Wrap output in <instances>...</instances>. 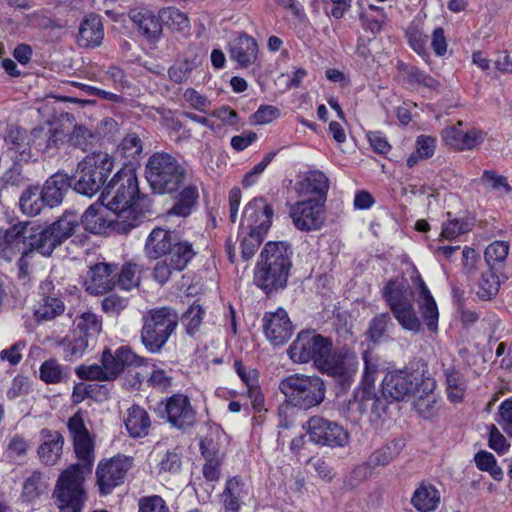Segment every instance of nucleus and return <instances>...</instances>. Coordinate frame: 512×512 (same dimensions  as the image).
I'll return each mask as SVG.
<instances>
[{
	"instance_id": "nucleus-52",
	"label": "nucleus",
	"mask_w": 512,
	"mask_h": 512,
	"mask_svg": "<svg viewBox=\"0 0 512 512\" xmlns=\"http://www.w3.org/2000/svg\"><path fill=\"white\" fill-rule=\"evenodd\" d=\"M64 133L59 129H49L47 132L42 130V133L36 138L35 148L46 154H53V152L63 142Z\"/></svg>"
},
{
	"instance_id": "nucleus-5",
	"label": "nucleus",
	"mask_w": 512,
	"mask_h": 512,
	"mask_svg": "<svg viewBox=\"0 0 512 512\" xmlns=\"http://www.w3.org/2000/svg\"><path fill=\"white\" fill-rule=\"evenodd\" d=\"M279 390L289 405L309 410L324 401L326 385L317 375L295 373L280 380Z\"/></svg>"
},
{
	"instance_id": "nucleus-34",
	"label": "nucleus",
	"mask_w": 512,
	"mask_h": 512,
	"mask_svg": "<svg viewBox=\"0 0 512 512\" xmlns=\"http://www.w3.org/2000/svg\"><path fill=\"white\" fill-rule=\"evenodd\" d=\"M71 185V179L63 173H55L48 178L42 188L47 205L53 207L60 204Z\"/></svg>"
},
{
	"instance_id": "nucleus-10",
	"label": "nucleus",
	"mask_w": 512,
	"mask_h": 512,
	"mask_svg": "<svg viewBox=\"0 0 512 512\" xmlns=\"http://www.w3.org/2000/svg\"><path fill=\"white\" fill-rule=\"evenodd\" d=\"M332 350V342L315 331H302L288 349L290 359L295 363L313 361L318 369L320 363Z\"/></svg>"
},
{
	"instance_id": "nucleus-24",
	"label": "nucleus",
	"mask_w": 512,
	"mask_h": 512,
	"mask_svg": "<svg viewBox=\"0 0 512 512\" xmlns=\"http://www.w3.org/2000/svg\"><path fill=\"white\" fill-rule=\"evenodd\" d=\"M328 188V178L319 170L305 173L295 184V191L299 197L306 200H319L321 203L326 201Z\"/></svg>"
},
{
	"instance_id": "nucleus-54",
	"label": "nucleus",
	"mask_w": 512,
	"mask_h": 512,
	"mask_svg": "<svg viewBox=\"0 0 512 512\" xmlns=\"http://www.w3.org/2000/svg\"><path fill=\"white\" fill-rule=\"evenodd\" d=\"M68 141L71 146L86 151L96 141V135L82 125H75Z\"/></svg>"
},
{
	"instance_id": "nucleus-53",
	"label": "nucleus",
	"mask_w": 512,
	"mask_h": 512,
	"mask_svg": "<svg viewBox=\"0 0 512 512\" xmlns=\"http://www.w3.org/2000/svg\"><path fill=\"white\" fill-rule=\"evenodd\" d=\"M200 448L206 459V463L203 466L204 477L209 481H217L220 476V458L218 457V453L209 449L205 441L200 443Z\"/></svg>"
},
{
	"instance_id": "nucleus-62",
	"label": "nucleus",
	"mask_w": 512,
	"mask_h": 512,
	"mask_svg": "<svg viewBox=\"0 0 512 512\" xmlns=\"http://www.w3.org/2000/svg\"><path fill=\"white\" fill-rule=\"evenodd\" d=\"M183 98L185 102L190 105L191 108L199 112L207 113L208 110L210 109V100L204 95L200 94L195 89H187L183 94Z\"/></svg>"
},
{
	"instance_id": "nucleus-2",
	"label": "nucleus",
	"mask_w": 512,
	"mask_h": 512,
	"mask_svg": "<svg viewBox=\"0 0 512 512\" xmlns=\"http://www.w3.org/2000/svg\"><path fill=\"white\" fill-rule=\"evenodd\" d=\"M293 250L285 241L268 242L264 246L254 272V283L267 295L284 289L292 267Z\"/></svg>"
},
{
	"instance_id": "nucleus-28",
	"label": "nucleus",
	"mask_w": 512,
	"mask_h": 512,
	"mask_svg": "<svg viewBox=\"0 0 512 512\" xmlns=\"http://www.w3.org/2000/svg\"><path fill=\"white\" fill-rule=\"evenodd\" d=\"M103 39L104 28L101 17L93 13L87 15L79 25L77 44L84 48H94L100 46Z\"/></svg>"
},
{
	"instance_id": "nucleus-43",
	"label": "nucleus",
	"mask_w": 512,
	"mask_h": 512,
	"mask_svg": "<svg viewBox=\"0 0 512 512\" xmlns=\"http://www.w3.org/2000/svg\"><path fill=\"white\" fill-rule=\"evenodd\" d=\"M30 231L31 223H19L7 230H0V236L14 254L16 250H20L21 244L27 246L26 232Z\"/></svg>"
},
{
	"instance_id": "nucleus-7",
	"label": "nucleus",
	"mask_w": 512,
	"mask_h": 512,
	"mask_svg": "<svg viewBox=\"0 0 512 512\" xmlns=\"http://www.w3.org/2000/svg\"><path fill=\"white\" fill-rule=\"evenodd\" d=\"M112 157L104 152L87 155L77 167L73 188L87 197H93L103 187L113 169Z\"/></svg>"
},
{
	"instance_id": "nucleus-14",
	"label": "nucleus",
	"mask_w": 512,
	"mask_h": 512,
	"mask_svg": "<svg viewBox=\"0 0 512 512\" xmlns=\"http://www.w3.org/2000/svg\"><path fill=\"white\" fill-rule=\"evenodd\" d=\"M131 467V461L125 456H116L101 461L96 470L97 484L102 495L109 494L115 487L121 485Z\"/></svg>"
},
{
	"instance_id": "nucleus-11",
	"label": "nucleus",
	"mask_w": 512,
	"mask_h": 512,
	"mask_svg": "<svg viewBox=\"0 0 512 512\" xmlns=\"http://www.w3.org/2000/svg\"><path fill=\"white\" fill-rule=\"evenodd\" d=\"M125 217V213L117 216L107 205L93 204L80 217V221L93 234H103L107 229L126 234L133 229V222L125 224Z\"/></svg>"
},
{
	"instance_id": "nucleus-56",
	"label": "nucleus",
	"mask_w": 512,
	"mask_h": 512,
	"mask_svg": "<svg viewBox=\"0 0 512 512\" xmlns=\"http://www.w3.org/2000/svg\"><path fill=\"white\" fill-rule=\"evenodd\" d=\"M391 323V318L388 313H382L376 315L370 322L368 337L374 343H379L388 328V325Z\"/></svg>"
},
{
	"instance_id": "nucleus-42",
	"label": "nucleus",
	"mask_w": 512,
	"mask_h": 512,
	"mask_svg": "<svg viewBox=\"0 0 512 512\" xmlns=\"http://www.w3.org/2000/svg\"><path fill=\"white\" fill-rule=\"evenodd\" d=\"M510 251V245L507 241L496 240L490 243L485 251L484 258L489 268H501Z\"/></svg>"
},
{
	"instance_id": "nucleus-45",
	"label": "nucleus",
	"mask_w": 512,
	"mask_h": 512,
	"mask_svg": "<svg viewBox=\"0 0 512 512\" xmlns=\"http://www.w3.org/2000/svg\"><path fill=\"white\" fill-rule=\"evenodd\" d=\"M75 329L94 342L102 331V320L92 312H84L75 320Z\"/></svg>"
},
{
	"instance_id": "nucleus-4",
	"label": "nucleus",
	"mask_w": 512,
	"mask_h": 512,
	"mask_svg": "<svg viewBox=\"0 0 512 512\" xmlns=\"http://www.w3.org/2000/svg\"><path fill=\"white\" fill-rule=\"evenodd\" d=\"M190 173L185 164L164 152L154 153L146 164V179L153 191L159 194L178 191Z\"/></svg>"
},
{
	"instance_id": "nucleus-58",
	"label": "nucleus",
	"mask_w": 512,
	"mask_h": 512,
	"mask_svg": "<svg viewBox=\"0 0 512 512\" xmlns=\"http://www.w3.org/2000/svg\"><path fill=\"white\" fill-rule=\"evenodd\" d=\"M204 310L199 304H193L183 314L182 322L186 326L188 334L193 335L202 323Z\"/></svg>"
},
{
	"instance_id": "nucleus-48",
	"label": "nucleus",
	"mask_w": 512,
	"mask_h": 512,
	"mask_svg": "<svg viewBox=\"0 0 512 512\" xmlns=\"http://www.w3.org/2000/svg\"><path fill=\"white\" fill-rule=\"evenodd\" d=\"M472 229V223L464 218L448 219L442 224L439 241H452L459 236L469 232Z\"/></svg>"
},
{
	"instance_id": "nucleus-37",
	"label": "nucleus",
	"mask_w": 512,
	"mask_h": 512,
	"mask_svg": "<svg viewBox=\"0 0 512 512\" xmlns=\"http://www.w3.org/2000/svg\"><path fill=\"white\" fill-rule=\"evenodd\" d=\"M65 310L63 301L58 296H45L39 298L34 306L36 321H50L61 315Z\"/></svg>"
},
{
	"instance_id": "nucleus-13",
	"label": "nucleus",
	"mask_w": 512,
	"mask_h": 512,
	"mask_svg": "<svg viewBox=\"0 0 512 512\" xmlns=\"http://www.w3.org/2000/svg\"><path fill=\"white\" fill-rule=\"evenodd\" d=\"M420 376L407 370L388 372L382 381V394L386 399L402 401L415 393L420 384Z\"/></svg>"
},
{
	"instance_id": "nucleus-6",
	"label": "nucleus",
	"mask_w": 512,
	"mask_h": 512,
	"mask_svg": "<svg viewBox=\"0 0 512 512\" xmlns=\"http://www.w3.org/2000/svg\"><path fill=\"white\" fill-rule=\"evenodd\" d=\"M91 472L72 464L60 474L53 492L60 512H81L86 500L84 482Z\"/></svg>"
},
{
	"instance_id": "nucleus-35",
	"label": "nucleus",
	"mask_w": 512,
	"mask_h": 512,
	"mask_svg": "<svg viewBox=\"0 0 512 512\" xmlns=\"http://www.w3.org/2000/svg\"><path fill=\"white\" fill-rule=\"evenodd\" d=\"M248 495L245 483L239 477H233L226 483L222 493L224 512H238L241 502Z\"/></svg>"
},
{
	"instance_id": "nucleus-21",
	"label": "nucleus",
	"mask_w": 512,
	"mask_h": 512,
	"mask_svg": "<svg viewBox=\"0 0 512 512\" xmlns=\"http://www.w3.org/2000/svg\"><path fill=\"white\" fill-rule=\"evenodd\" d=\"M462 121L456 125L446 127L442 130L441 136L444 143L450 148L458 151L472 150L484 141V133L477 129L464 131L461 129Z\"/></svg>"
},
{
	"instance_id": "nucleus-29",
	"label": "nucleus",
	"mask_w": 512,
	"mask_h": 512,
	"mask_svg": "<svg viewBox=\"0 0 512 512\" xmlns=\"http://www.w3.org/2000/svg\"><path fill=\"white\" fill-rule=\"evenodd\" d=\"M131 20L138 28L139 33L149 42H158L162 36L163 26L160 12L156 15L149 10L132 12Z\"/></svg>"
},
{
	"instance_id": "nucleus-18",
	"label": "nucleus",
	"mask_w": 512,
	"mask_h": 512,
	"mask_svg": "<svg viewBox=\"0 0 512 512\" xmlns=\"http://www.w3.org/2000/svg\"><path fill=\"white\" fill-rule=\"evenodd\" d=\"M101 363L109 381L115 380L125 368L140 367L145 364L144 358L136 355L130 348L122 346L112 352L106 349L102 353Z\"/></svg>"
},
{
	"instance_id": "nucleus-1",
	"label": "nucleus",
	"mask_w": 512,
	"mask_h": 512,
	"mask_svg": "<svg viewBox=\"0 0 512 512\" xmlns=\"http://www.w3.org/2000/svg\"><path fill=\"white\" fill-rule=\"evenodd\" d=\"M144 252L150 259L157 260L153 278L164 285L175 272L183 271L196 255L188 241H176L170 230L154 228L147 237Z\"/></svg>"
},
{
	"instance_id": "nucleus-46",
	"label": "nucleus",
	"mask_w": 512,
	"mask_h": 512,
	"mask_svg": "<svg viewBox=\"0 0 512 512\" xmlns=\"http://www.w3.org/2000/svg\"><path fill=\"white\" fill-rule=\"evenodd\" d=\"M500 280L494 269L489 268L482 272L478 281L477 296L482 300H490L498 293Z\"/></svg>"
},
{
	"instance_id": "nucleus-63",
	"label": "nucleus",
	"mask_w": 512,
	"mask_h": 512,
	"mask_svg": "<svg viewBox=\"0 0 512 512\" xmlns=\"http://www.w3.org/2000/svg\"><path fill=\"white\" fill-rule=\"evenodd\" d=\"M497 423L505 433L512 436V399L504 400L497 413Z\"/></svg>"
},
{
	"instance_id": "nucleus-60",
	"label": "nucleus",
	"mask_w": 512,
	"mask_h": 512,
	"mask_svg": "<svg viewBox=\"0 0 512 512\" xmlns=\"http://www.w3.org/2000/svg\"><path fill=\"white\" fill-rule=\"evenodd\" d=\"M138 512H170V509L161 496L151 495L139 499Z\"/></svg>"
},
{
	"instance_id": "nucleus-50",
	"label": "nucleus",
	"mask_w": 512,
	"mask_h": 512,
	"mask_svg": "<svg viewBox=\"0 0 512 512\" xmlns=\"http://www.w3.org/2000/svg\"><path fill=\"white\" fill-rule=\"evenodd\" d=\"M69 375L68 369L64 368L54 359L46 360L40 367V378L49 384L60 383Z\"/></svg>"
},
{
	"instance_id": "nucleus-30",
	"label": "nucleus",
	"mask_w": 512,
	"mask_h": 512,
	"mask_svg": "<svg viewBox=\"0 0 512 512\" xmlns=\"http://www.w3.org/2000/svg\"><path fill=\"white\" fill-rule=\"evenodd\" d=\"M186 183L187 184L179 192L175 204L168 211V215L187 217L191 214L192 209L199 198L200 181L198 179H194L192 173H190L189 179Z\"/></svg>"
},
{
	"instance_id": "nucleus-39",
	"label": "nucleus",
	"mask_w": 512,
	"mask_h": 512,
	"mask_svg": "<svg viewBox=\"0 0 512 512\" xmlns=\"http://www.w3.org/2000/svg\"><path fill=\"white\" fill-rule=\"evenodd\" d=\"M80 224V216L74 212L64 213L57 221L49 227L53 231L54 237L62 244L70 238Z\"/></svg>"
},
{
	"instance_id": "nucleus-9",
	"label": "nucleus",
	"mask_w": 512,
	"mask_h": 512,
	"mask_svg": "<svg viewBox=\"0 0 512 512\" xmlns=\"http://www.w3.org/2000/svg\"><path fill=\"white\" fill-rule=\"evenodd\" d=\"M382 293L399 325L404 330L419 333L422 330V323L409 298L408 287L398 279H390Z\"/></svg>"
},
{
	"instance_id": "nucleus-41",
	"label": "nucleus",
	"mask_w": 512,
	"mask_h": 512,
	"mask_svg": "<svg viewBox=\"0 0 512 512\" xmlns=\"http://www.w3.org/2000/svg\"><path fill=\"white\" fill-rule=\"evenodd\" d=\"M403 447L404 443L401 440L391 441L373 452L368 459V463L373 468L388 465L400 455Z\"/></svg>"
},
{
	"instance_id": "nucleus-57",
	"label": "nucleus",
	"mask_w": 512,
	"mask_h": 512,
	"mask_svg": "<svg viewBox=\"0 0 512 512\" xmlns=\"http://www.w3.org/2000/svg\"><path fill=\"white\" fill-rule=\"evenodd\" d=\"M140 268L136 264H125L118 278V285L124 290H131L136 287L140 281Z\"/></svg>"
},
{
	"instance_id": "nucleus-3",
	"label": "nucleus",
	"mask_w": 512,
	"mask_h": 512,
	"mask_svg": "<svg viewBox=\"0 0 512 512\" xmlns=\"http://www.w3.org/2000/svg\"><path fill=\"white\" fill-rule=\"evenodd\" d=\"M103 197L111 212L117 216L125 212V224L133 222V228L140 224L147 199L140 197L137 177L132 171H120L115 174Z\"/></svg>"
},
{
	"instance_id": "nucleus-26",
	"label": "nucleus",
	"mask_w": 512,
	"mask_h": 512,
	"mask_svg": "<svg viewBox=\"0 0 512 512\" xmlns=\"http://www.w3.org/2000/svg\"><path fill=\"white\" fill-rule=\"evenodd\" d=\"M40 440L37 453L41 462L47 466L57 464L63 453L64 437L62 434L45 428L40 432Z\"/></svg>"
},
{
	"instance_id": "nucleus-47",
	"label": "nucleus",
	"mask_w": 512,
	"mask_h": 512,
	"mask_svg": "<svg viewBox=\"0 0 512 512\" xmlns=\"http://www.w3.org/2000/svg\"><path fill=\"white\" fill-rule=\"evenodd\" d=\"M162 26L177 32H183L189 28V19L185 13L175 7H167L160 10Z\"/></svg>"
},
{
	"instance_id": "nucleus-19",
	"label": "nucleus",
	"mask_w": 512,
	"mask_h": 512,
	"mask_svg": "<svg viewBox=\"0 0 512 512\" xmlns=\"http://www.w3.org/2000/svg\"><path fill=\"white\" fill-rule=\"evenodd\" d=\"M411 280L413 284V293L416 297V302L421 316L428 329L430 331H436L439 319L437 303L418 271L414 272Z\"/></svg>"
},
{
	"instance_id": "nucleus-64",
	"label": "nucleus",
	"mask_w": 512,
	"mask_h": 512,
	"mask_svg": "<svg viewBox=\"0 0 512 512\" xmlns=\"http://www.w3.org/2000/svg\"><path fill=\"white\" fill-rule=\"evenodd\" d=\"M408 40L411 48L421 56H427L428 36L416 27L408 30Z\"/></svg>"
},
{
	"instance_id": "nucleus-40",
	"label": "nucleus",
	"mask_w": 512,
	"mask_h": 512,
	"mask_svg": "<svg viewBox=\"0 0 512 512\" xmlns=\"http://www.w3.org/2000/svg\"><path fill=\"white\" fill-rule=\"evenodd\" d=\"M48 478L39 471H33L23 484L22 499L33 502L46 492Z\"/></svg>"
},
{
	"instance_id": "nucleus-25",
	"label": "nucleus",
	"mask_w": 512,
	"mask_h": 512,
	"mask_svg": "<svg viewBox=\"0 0 512 512\" xmlns=\"http://www.w3.org/2000/svg\"><path fill=\"white\" fill-rule=\"evenodd\" d=\"M84 285L90 294L107 293L115 285V267L104 262L96 263L90 267Z\"/></svg>"
},
{
	"instance_id": "nucleus-55",
	"label": "nucleus",
	"mask_w": 512,
	"mask_h": 512,
	"mask_svg": "<svg viewBox=\"0 0 512 512\" xmlns=\"http://www.w3.org/2000/svg\"><path fill=\"white\" fill-rule=\"evenodd\" d=\"M30 448L29 441L21 434L13 435L7 444L5 455L9 460H16L26 456Z\"/></svg>"
},
{
	"instance_id": "nucleus-17",
	"label": "nucleus",
	"mask_w": 512,
	"mask_h": 512,
	"mask_svg": "<svg viewBox=\"0 0 512 512\" xmlns=\"http://www.w3.org/2000/svg\"><path fill=\"white\" fill-rule=\"evenodd\" d=\"M42 133V129H33L29 134L26 130L12 127L10 128L6 142L8 145L7 156L14 164L28 162L32 159L31 145L36 142V138Z\"/></svg>"
},
{
	"instance_id": "nucleus-20",
	"label": "nucleus",
	"mask_w": 512,
	"mask_h": 512,
	"mask_svg": "<svg viewBox=\"0 0 512 512\" xmlns=\"http://www.w3.org/2000/svg\"><path fill=\"white\" fill-rule=\"evenodd\" d=\"M263 331L267 340L275 345L285 344L293 335L294 327L283 308L266 312L263 317Z\"/></svg>"
},
{
	"instance_id": "nucleus-44",
	"label": "nucleus",
	"mask_w": 512,
	"mask_h": 512,
	"mask_svg": "<svg viewBox=\"0 0 512 512\" xmlns=\"http://www.w3.org/2000/svg\"><path fill=\"white\" fill-rule=\"evenodd\" d=\"M446 375V392L451 402L459 403L463 400L466 392V381L463 375L454 369H448Z\"/></svg>"
},
{
	"instance_id": "nucleus-12",
	"label": "nucleus",
	"mask_w": 512,
	"mask_h": 512,
	"mask_svg": "<svg viewBox=\"0 0 512 512\" xmlns=\"http://www.w3.org/2000/svg\"><path fill=\"white\" fill-rule=\"evenodd\" d=\"M304 428L307 431L310 441L315 444L330 447H344L349 443V434L342 426L322 417H311L304 425Z\"/></svg>"
},
{
	"instance_id": "nucleus-31",
	"label": "nucleus",
	"mask_w": 512,
	"mask_h": 512,
	"mask_svg": "<svg viewBox=\"0 0 512 512\" xmlns=\"http://www.w3.org/2000/svg\"><path fill=\"white\" fill-rule=\"evenodd\" d=\"M26 238L27 247L30 248V251L32 253L36 251L43 256H50L54 249L60 245L50 227L41 229L40 226L31 224V231L29 234L26 232Z\"/></svg>"
},
{
	"instance_id": "nucleus-59",
	"label": "nucleus",
	"mask_w": 512,
	"mask_h": 512,
	"mask_svg": "<svg viewBox=\"0 0 512 512\" xmlns=\"http://www.w3.org/2000/svg\"><path fill=\"white\" fill-rule=\"evenodd\" d=\"M118 152L126 158H135L142 152V141L135 134L126 135L118 146Z\"/></svg>"
},
{
	"instance_id": "nucleus-27",
	"label": "nucleus",
	"mask_w": 512,
	"mask_h": 512,
	"mask_svg": "<svg viewBox=\"0 0 512 512\" xmlns=\"http://www.w3.org/2000/svg\"><path fill=\"white\" fill-rule=\"evenodd\" d=\"M229 55L240 67L247 68L257 60V41L248 34H240L229 44Z\"/></svg>"
},
{
	"instance_id": "nucleus-8",
	"label": "nucleus",
	"mask_w": 512,
	"mask_h": 512,
	"mask_svg": "<svg viewBox=\"0 0 512 512\" xmlns=\"http://www.w3.org/2000/svg\"><path fill=\"white\" fill-rule=\"evenodd\" d=\"M177 312L170 307L149 310L143 317L141 339L151 353H157L166 344L178 326Z\"/></svg>"
},
{
	"instance_id": "nucleus-38",
	"label": "nucleus",
	"mask_w": 512,
	"mask_h": 512,
	"mask_svg": "<svg viewBox=\"0 0 512 512\" xmlns=\"http://www.w3.org/2000/svg\"><path fill=\"white\" fill-rule=\"evenodd\" d=\"M19 205L21 211L28 216L38 215L47 205L44 193L38 186H29L21 194Z\"/></svg>"
},
{
	"instance_id": "nucleus-16",
	"label": "nucleus",
	"mask_w": 512,
	"mask_h": 512,
	"mask_svg": "<svg viewBox=\"0 0 512 512\" xmlns=\"http://www.w3.org/2000/svg\"><path fill=\"white\" fill-rule=\"evenodd\" d=\"M274 210L263 198L250 201L243 212L241 226L250 232L264 235L272 224Z\"/></svg>"
},
{
	"instance_id": "nucleus-15",
	"label": "nucleus",
	"mask_w": 512,
	"mask_h": 512,
	"mask_svg": "<svg viewBox=\"0 0 512 512\" xmlns=\"http://www.w3.org/2000/svg\"><path fill=\"white\" fill-rule=\"evenodd\" d=\"M290 216L297 229L306 232L318 230L325 221L324 203L302 199L292 206Z\"/></svg>"
},
{
	"instance_id": "nucleus-23",
	"label": "nucleus",
	"mask_w": 512,
	"mask_h": 512,
	"mask_svg": "<svg viewBox=\"0 0 512 512\" xmlns=\"http://www.w3.org/2000/svg\"><path fill=\"white\" fill-rule=\"evenodd\" d=\"M165 412L168 422L178 429H184L193 425L195 411L190 400L183 394H174L166 400Z\"/></svg>"
},
{
	"instance_id": "nucleus-49",
	"label": "nucleus",
	"mask_w": 512,
	"mask_h": 512,
	"mask_svg": "<svg viewBox=\"0 0 512 512\" xmlns=\"http://www.w3.org/2000/svg\"><path fill=\"white\" fill-rule=\"evenodd\" d=\"M75 453L78 460L81 462L80 468H87L92 471L94 462V445L91 440L90 434L73 439Z\"/></svg>"
},
{
	"instance_id": "nucleus-61",
	"label": "nucleus",
	"mask_w": 512,
	"mask_h": 512,
	"mask_svg": "<svg viewBox=\"0 0 512 512\" xmlns=\"http://www.w3.org/2000/svg\"><path fill=\"white\" fill-rule=\"evenodd\" d=\"M76 374L80 379L84 380L109 381L103 364L81 365L77 367Z\"/></svg>"
},
{
	"instance_id": "nucleus-36",
	"label": "nucleus",
	"mask_w": 512,
	"mask_h": 512,
	"mask_svg": "<svg viewBox=\"0 0 512 512\" xmlns=\"http://www.w3.org/2000/svg\"><path fill=\"white\" fill-rule=\"evenodd\" d=\"M411 503L419 512H431L440 504V493L435 486L422 483L413 493Z\"/></svg>"
},
{
	"instance_id": "nucleus-22",
	"label": "nucleus",
	"mask_w": 512,
	"mask_h": 512,
	"mask_svg": "<svg viewBox=\"0 0 512 512\" xmlns=\"http://www.w3.org/2000/svg\"><path fill=\"white\" fill-rule=\"evenodd\" d=\"M318 370L338 379L342 384L349 382L357 370V361L354 355L331 354V352L320 363Z\"/></svg>"
},
{
	"instance_id": "nucleus-32",
	"label": "nucleus",
	"mask_w": 512,
	"mask_h": 512,
	"mask_svg": "<svg viewBox=\"0 0 512 512\" xmlns=\"http://www.w3.org/2000/svg\"><path fill=\"white\" fill-rule=\"evenodd\" d=\"M124 424L131 437L141 438L148 435L151 420L144 408L139 405H133L127 410L126 416L124 417Z\"/></svg>"
},
{
	"instance_id": "nucleus-33",
	"label": "nucleus",
	"mask_w": 512,
	"mask_h": 512,
	"mask_svg": "<svg viewBox=\"0 0 512 512\" xmlns=\"http://www.w3.org/2000/svg\"><path fill=\"white\" fill-rule=\"evenodd\" d=\"M95 343L74 328L72 333L60 342V345L63 347L64 359L72 362L81 358L88 348L95 345Z\"/></svg>"
},
{
	"instance_id": "nucleus-51",
	"label": "nucleus",
	"mask_w": 512,
	"mask_h": 512,
	"mask_svg": "<svg viewBox=\"0 0 512 512\" xmlns=\"http://www.w3.org/2000/svg\"><path fill=\"white\" fill-rule=\"evenodd\" d=\"M362 385L361 391H359L355 396L358 409L361 413L377 412L381 401L376 396L373 384H366L362 382Z\"/></svg>"
}]
</instances>
